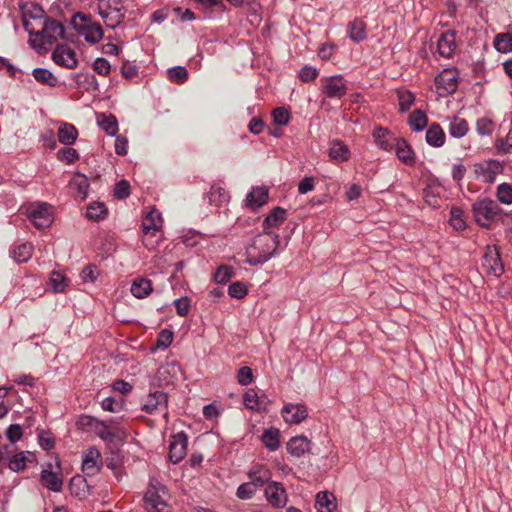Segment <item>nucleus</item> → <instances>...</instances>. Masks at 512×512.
Listing matches in <instances>:
<instances>
[{"mask_svg":"<svg viewBox=\"0 0 512 512\" xmlns=\"http://www.w3.org/2000/svg\"><path fill=\"white\" fill-rule=\"evenodd\" d=\"M278 246L279 237L277 234H259L247 248V261L252 265L265 263L274 255Z\"/></svg>","mask_w":512,"mask_h":512,"instance_id":"nucleus-1","label":"nucleus"},{"mask_svg":"<svg viewBox=\"0 0 512 512\" xmlns=\"http://www.w3.org/2000/svg\"><path fill=\"white\" fill-rule=\"evenodd\" d=\"M81 425H92L96 434L107 442H121L127 437L126 430L119 425L118 419H110L107 422L93 420L91 417H82Z\"/></svg>","mask_w":512,"mask_h":512,"instance_id":"nucleus-2","label":"nucleus"},{"mask_svg":"<svg viewBox=\"0 0 512 512\" xmlns=\"http://www.w3.org/2000/svg\"><path fill=\"white\" fill-rule=\"evenodd\" d=\"M472 212L477 224L484 228L502 217V209L491 199H481L473 204Z\"/></svg>","mask_w":512,"mask_h":512,"instance_id":"nucleus-3","label":"nucleus"},{"mask_svg":"<svg viewBox=\"0 0 512 512\" xmlns=\"http://www.w3.org/2000/svg\"><path fill=\"white\" fill-rule=\"evenodd\" d=\"M169 494L160 483H151L145 493V508L148 512H169Z\"/></svg>","mask_w":512,"mask_h":512,"instance_id":"nucleus-4","label":"nucleus"},{"mask_svg":"<svg viewBox=\"0 0 512 512\" xmlns=\"http://www.w3.org/2000/svg\"><path fill=\"white\" fill-rule=\"evenodd\" d=\"M48 19L44 16V11L36 6L23 13V26L31 35L30 42L32 46H36L38 37L43 32V27Z\"/></svg>","mask_w":512,"mask_h":512,"instance_id":"nucleus-5","label":"nucleus"},{"mask_svg":"<svg viewBox=\"0 0 512 512\" xmlns=\"http://www.w3.org/2000/svg\"><path fill=\"white\" fill-rule=\"evenodd\" d=\"M76 18L80 19L81 22H77L75 20V29L78 34L85 39V41L95 44L103 38V30L99 23L90 20L84 14H78Z\"/></svg>","mask_w":512,"mask_h":512,"instance_id":"nucleus-6","label":"nucleus"},{"mask_svg":"<svg viewBox=\"0 0 512 512\" xmlns=\"http://www.w3.org/2000/svg\"><path fill=\"white\" fill-rule=\"evenodd\" d=\"M27 217L38 229L47 228L53 222L52 208L47 203H33L27 207Z\"/></svg>","mask_w":512,"mask_h":512,"instance_id":"nucleus-7","label":"nucleus"},{"mask_svg":"<svg viewBox=\"0 0 512 512\" xmlns=\"http://www.w3.org/2000/svg\"><path fill=\"white\" fill-rule=\"evenodd\" d=\"M117 0H100L98 5L99 14L104 20L105 24L109 28H115L118 26L123 18L124 14L121 8L117 7Z\"/></svg>","mask_w":512,"mask_h":512,"instance_id":"nucleus-8","label":"nucleus"},{"mask_svg":"<svg viewBox=\"0 0 512 512\" xmlns=\"http://www.w3.org/2000/svg\"><path fill=\"white\" fill-rule=\"evenodd\" d=\"M64 38V28L60 22L48 19L40 33L35 48H45V45H52L59 39Z\"/></svg>","mask_w":512,"mask_h":512,"instance_id":"nucleus-9","label":"nucleus"},{"mask_svg":"<svg viewBox=\"0 0 512 512\" xmlns=\"http://www.w3.org/2000/svg\"><path fill=\"white\" fill-rule=\"evenodd\" d=\"M322 93L328 98H341L346 94L347 84L341 75L321 79Z\"/></svg>","mask_w":512,"mask_h":512,"instance_id":"nucleus-10","label":"nucleus"},{"mask_svg":"<svg viewBox=\"0 0 512 512\" xmlns=\"http://www.w3.org/2000/svg\"><path fill=\"white\" fill-rule=\"evenodd\" d=\"M41 484L53 492H60L63 487L60 464L56 463V470H53L52 464H48L41 472Z\"/></svg>","mask_w":512,"mask_h":512,"instance_id":"nucleus-11","label":"nucleus"},{"mask_svg":"<svg viewBox=\"0 0 512 512\" xmlns=\"http://www.w3.org/2000/svg\"><path fill=\"white\" fill-rule=\"evenodd\" d=\"M436 88L440 96L455 92L458 84V73L452 69L443 70L435 79Z\"/></svg>","mask_w":512,"mask_h":512,"instance_id":"nucleus-12","label":"nucleus"},{"mask_svg":"<svg viewBox=\"0 0 512 512\" xmlns=\"http://www.w3.org/2000/svg\"><path fill=\"white\" fill-rule=\"evenodd\" d=\"M267 501L276 508L284 507L288 501V495L285 488L279 482H269L265 488Z\"/></svg>","mask_w":512,"mask_h":512,"instance_id":"nucleus-13","label":"nucleus"},{"mask_svg":"<svg viewBox=\"0 0 512 512\" xmlns=\"http://www.w3.org/2000/svg\"><path fill=\"white\" fill-rule=\"evenodd\" d=\"M187 437L183 432L171 437L169 443V459L172 463L180 462L186 455Z\"/></svg>","mask_w":512,"mask_h":512,"instance_id":"nucleus-14","label":"nucleus"},{"mask_svg":"<svg viewBox=\"0 0 512 512\" xmlns=\"http://www.w3.org/2000/svg\"><path fill=\"white\" fill-rule=\"evenodd\" d=\"M52 59L68 69L75 68L78 63L75 51L67 45H58L53 51Z\"/></svg>","mask_w":512,"mask_h":512,"instance_id":"nucleus-15","label":"nucleus"},{"mask_svg":"<svg viewBox=\"0 0 512 512\" xmlns=\"http://www.w3.org/2000/svg\"><path fill=\"white\" fill-rule=\"evenodd\" d=\"M284 421L288 424H299L308 416L307 408L302 404L289 403L281 410Z\"/></svg>","mask_w":512,"mask_h":512,"instance_id":"nucleus-16","label":"nucleus"},{"mask_svg":"<svg viewBox=\"0 0 512 512\" xmlns=\"http://www.w3.org/2000/svg\"><path fill=\"white\" fill-rule=\"evenodd\" d=\"M483 266L489 274L496 277L503 273V264L500 259L499 251L496 247L487 248L483 259Z\"/></svg>","mask_w":512,"mask_h":512,"instance_id":"nucleus-17","label":"nucleus"},{"mask_svg":"<svg viewBox=\"0 0 512 512\" xmlns=\"http://www.w3.org/2000/svg\"><path fill=\"white\" fill-rule=\"evenodd\" d=\"M102 459L100 452L95 448H89L83 456L82 470L88 476L95 475L101 467Z\"/></svg>","mask_w":512,"mask_h":512,"instance_id":"nucleus-18","label":"nucleus"},{"mask_svg":"<svg viewBox=\"0 0 512 512\" xmlns=\"http://www.w3.org/2000/svg\"><path fill=\"white\" fill-rule=\"evenodd\" d=\"M475 171L484 182L491 183L495 180L496 175L502 172V165L495 160L481 162L475 166Z\"/></svg>","mask_w":512,"mask_h":512,"instance_id":"nucleus-19","label":"nucleus"},{"mask_svg":"<svg viewBox=\"0 0 512 512\" xmlns=\"http://www.w3.org/2000/svg\"><path fill=\"white\" fill-rule=\"evenodd\" d=\"M181 375L182 370L180 365L174 362L162 365L157 372L159 381L165 385L174 383Z\"/></svg>","mask_w":512,"mask_h":512,"instance_id":"nucleus-20","label":"nucleus"},{"mask_svg":"<svg viewBox=\"0 0 512 512\" xmlns=\"http://www.w3.org/2000/svg\"><path fill=\"white\" fill-rule=\"evenodd\" d=\"M243 403L247 409L264 411L269 404V400L264 396H259L254 389H249L243 395Z\"/></svg>","mask_w":512,"mask_h":512,"instance_id":"nucleus-21","label":"nucleus"},{"mask_svg":"<svg viewBox=\"0 0 512 512\" xmlns=\"http://www.w3.org/2000/svg\"><path fill=\"white\" fill-rule=\"evenodd\" d=\"M168 403V396L164 392L156 391L154 393H150L147 398L145 399V402L142 406V409L152 414L156 410L160 408H166Z\"/></svg>","mask_w":512,"mask_h":512,"instance_id":"nucleus-22","label":"nucleus"},{"mask_svg":"<svg viewBox=\"0 0 512 512\" xmlns=\"http://www.w3.org/2000/svg\"><path fill=\"white\" fill-rule=\"evenodd\" d=\"M311 442L306 436L292 437L287 443V451L294 457H301L310 449Z\"/></svg>","mask_w":512,"mask_h":512,"instance_id":"nucleus-23","label":"nucleus"},{"mask_svg":"<svg viewBox=\"0 0 512 512\" xmlns=\"http://www.w3.org/2000/svg\"><path fill=\"white\" fill-rule=\"evenodd\" d=\"M437 46L441 56L446 58L451 57L456 49L455 32L448 31L441 34Z\"/></svg>","mask_w":512,"mask_h":512,"instance_id":"nucleus-24","label":"nucleus"},{"mask_svg":"<svg viewBox=\"0 0 512 512\" xmlns=\"http://www.w3.org/2000/svg\"><path fill=\"white\" fill-rule=\"evenodd\" d=\"M315 507L319 512H334L337 509L336 498L328 491H321L316 495Z\"/></svg>","mask_w":512,"mask_h":512,"instance_id":"nucleus-25","label":"nucleus"},{"mask_svg":"<svg viewBox=\"0 0 512 512\" xmlns=\"http://www.w3.org/2000/svg\"><path fill=\"white\" fill-rule=\"evenodd\" d=\"M247 204L251 208L263 206L268 200V189L264 186H257L247 195Z\"/></svg>","mask_w":512,"mask_h":512,"instance_id":"nucleus-26","label":"nucleus"},{"mask_svg":"<svg viewBox=\"0 0 512 512\" xmlns=\"http://www.w3.org/2000/svg\"><path fill=\"white\" fill-rule=\"evenodd\" d=\"M328 155L335 162H344L349 159L350 151L343 142L334 140L328 150Z\"/></svg>","mask_w":512,"mask_h":512,"instance_id":"nucleus-27","label":"nucleus"},{"mask_svg":"<svg viewBox=\"0 0 512 512\" xmlns=\"http://www.w3.org/2000/svg\"><path fill=\"white\" fill-rule=\"evenodd\" d=\"M57 136L63 145H72L78 137V131L72 124L62 123L58 128Z\"/></svg>","mask_w":512,"mask_h":512,"instance_id":"nucleus-28","label":"nucleus"},{"mask_svg":"<svg viewBox=\"0 0 512 512\" xmlns=\"http://www.w3.org/2000/svg\"><path fill=\"white\" fill-rule=\"evenodd\" d=\"M161 216L156 210H151L143 220L142 229L145 235L158 231L161 227Z\"/></svg>","mask_w":512,"mask_h":512,"instance_id":"nucleus-29","label":"nucleus"},{"mask_svg":"<svg viewBox=\"0 0 512 512\" xmlns=\"http://www.w3.org/2000/svg\"><path fill=\"white\" fill-rule=\"evenodd\" d=\"M249 477L251 484L256 488L263 486L265 483L271 482V472L263 466H255L250 472Z\"/></svg>","mask_w":512,"mask_h":512,"instance_id":"nucleus-30","label":"nucleus"},{"mask_svg":"<svg viewBox=\"0 0 512 512\" xmlns=\"http://www.w3.org/2000/svg\"><path fill=\"white\" fill-rule=\"evenodd\" d=\"M286 219V211L281 207H275L264 219V229L276 228Z\"/></svg>","mask_w":512,"mask_h":512,"instance_id":"nucleus-31","label":"nucleus"},{"mask_svg":"<svg viewBox=\"0 0 512 512\" xmlns=\"http://www.w3.org/2000/svg\"><path fill=\"white\" fill-rule=\"evenodd\" d=\"M68 278L60 271H52L49 278V287L53 293H63L68 287Z\"/></svg>","mask_w":512,"mask_h":512,"instance_id":"nucleus-32","label":"nucleus"},{"mask_svg":"<svg viewBox=\"0 0 512 512\" xmlns=\"http://www.w3.org/2000/svg\"><path fill=\"white\" fill-rule=\"evenodd\" d=\"M70 490L73 495L83 499L89 495L90 487L83 477L75 476L70 481Z\"/></svg>","mask_w":512,"mask_h":512,"instance_id":"nucleus-33","label":"nucleus"},{"mask_svg":"<svg viewBox=\"0 0 512 512\" xmlns=\"http://www.w3.org/2000/svg\"><path fill=\"white\" fill-rule=\"evenodd\" d=\"M72 189L76 190V196L84 200L87 197L89 182L88 179L82 174H76L70 181Z\"/></svg>","mask_w":512,"mask_h":512,"instance_id":"nucleus-34","label":"nucleus"},{"mask_svg":"<svg viewBox=\"0 0 512 512\" xmlns=\"http://www.w3.org/2000/svg\"><path fill=\"white\" fill-rule=\"evenodd\" d=\"M152 292V283L148 279L140 278L133 282L131 293L136 298H144Z\"/></svg>","mask_w":512,"mask_h":512,"instance_id":"nucleus-35","label":"nucleus"},{"mask_svg":"<svg viewBox=\"0 0 512 512\" xmlns=\"http://www.w3.org/2000/svg\"><path fill=\"white\" fill-rule=\"evenodd\" d=\"M395 149L399 160L408 165L414 163V153L404 140L398 139L395 144Z\"/></svg>","mask_w":512,"mask_h":512,"instance_id":"nucleus-36","label":"nucleus"},{"mask_svg":"<svg viewBox=\"0 0 512 512\" xmlns=\"http://www.w3.org/2000/svg\"><path fill=\"white\" fill-rule=\"evenodd\" d=\"M98 124L110 136H114L118 132L117 120L112 115L106 116L105 114H100L98 116Z\"/></svg>","mask_w":512,"mask_h":512,"instance_id":"nucleus-37","label":"nucleus"},{"mask_svg":"<svg viewBox=\"0 0 512 512\" xmlns=\"http://www.w3.org/2000/svg\"><path fill=\"white\" fill-rule=\"evenodd\" d=\"M426 139L433 146H441L444 143L445 135L439 125H431L426 132Z\"/></svg>","mask_w":512,"mask_h":512,"instance_id":"nucleus-38","label":"nucleus"},{"mask_svg":"<svg viewBox=\"0 0 512 512\" xmlns=\"http://www.w3.org/2000/svg\"><path fill=\"white\" fill-rule=\"evenodd\" d=\"M262 442L271 451L278 449L280 445L279 430L278 429H267L262 435Z\"/></svg>","mask_w":512,"mask_h":512,"instance_id":"nucleus-39","label":"nucleus"},{"mask_svg":"<svg viewBox=\"0 0 512 512\" xmlns=\"http://www.w3.org/2000/svg\"><path fill=\"white\" fill-rule=\"evenodd\" d=\"M468 124L466 120L454 117L449 124V133L451 136L460 138L466 135Z\"/></svg>","mask_w":512,"mask_h":512,"instance_id":"nucleus-40","label":"nucleus"},{"mask_svg":"<svg viewBox=\"0 0 512 512\" xmlns=\"http://www.w3.org/2000/svg\"><path fill=\"white\" fill-rule=\"evenodd\" d=\"M494 47L501 53L512 51V35L509 33L498 34L494 39Z\"/></svg>","mask_w":512,"mask_h":512,"instance_id":"nucleus-41","label":"nucleus"},{"mask_svg":"<svg viewBox=\"0 0 512 512\" xmlns=\"http://www.w3.org/2000/svg\"><path fill=\"white\" fill-rule=\"evenodd\" d=\"M373 137L380 148L384 150L392 149L393 143L390 141L391 137L386 129L382 127L376 128L373 132Z\"/></svg>","mask_w":512,"mask_h":512,"instance_id":"nucleus-42","label":"nucleus"},{"mask_svg":"<svg viewBox=\"0 0 512 512\" xmlns=\"http://www.w3.org/2000/svg\"><path fill=\"white\" fill-rule=\"evenodd\" d=\"M107 209L103 203L94 202L88 205L86 216L88 219L98 221L105 217Z\"/></svg>","mask_w":512,"mask_h":512,"instance_id":"nucleus-43","label":"nucleus"},{"mask_svg":"<svg viewBox=\"0 0 512 512\" xmlns=\"http://www.w3.org/2000/svg\"><path fill=\"white\" fill-rule=\"evenodd\" d=\"M365 24L362 21L354 20L349 25V37L356 42L362 41L366 38Z\"/></svg>","mask_w":512,"mask_h":512,"instance_id":"nucleus-44","label":"nucleus"},{"mask_svg":"<svg viewBox=\"0 0 512 512\" xmlns=\"http://www.w3.org/2000/svg\"><path fill=\"white\" fill-rule=\"evenodd\" d=\"M33 76L40 83L49 86H55L57 84V78L47 69L36 68L33 70Z\"/></svg>","mask_w":512,"mask_h":512,"instance_id":"nucleus-45","label":"nucleus"},{"mask_svg":"<svg viewBox=\"0 0 512 512\" xmlns=\"http://www.w3.org/2000/svg\"><path fill=\"white\" fill-rule=\"evenodd\" d=\"M32 252H33L32 245L28 244V243H24V244L17 246L14 249L13 257L19 263L27 262L31 258Z\"/></svg>","mask_w":512,"mask_h":512,"instance_id":"nucleus-46","label":"nucleus"},{"mask_svg":"<svg viewBox=\"0 0 512 512\" xmlns=\"http://www.w3.org/2000/svg\"><path fill=\"white\" fill-rule=\"evenodd\" d=\"M450 224L455 230H463L466 227L462 209L453 207L451 209Z\"/></svg>","mask_w":512,"mask_h":512,"instance_id":"nucleus-47","label":"nucleus"},{"mask_svg":"<svg viewBox=\"0 0 512 512\" xmlns=\"http://www.w3.org/2000/svg\"><path fill=\"white\" fill-rule=\"evenodd\" d=\"M409 123L414 130L421 131L427 125V117L423 112L416 110L410 115Z\"/></svg>","mask_w":512,"mask_h":512,"instance_id":"nucleus-48","label":"nucleus"},{"mask_svg":"<svg viewBox=\"0 0 512 512\" xmlns=\"http://www.w3.org/2000/svg\"><path fill=\"white\" fill-rule=\"evenodd\" d=\"M497 199L503 204H512V186L502 183L497 188Z\"/></svg>","mask_w":512,"mask_h":512,"instance_id":"nucleus-49","label":"nucleus"},{"mask_svg":"<svg viewBox=\"0 0 512 512\" xmlns=\"http://www.w3.org/2000/svg\"><path fill=\"white\" fill-rule=\"evenodd\" d=\"M399 107L402 112L407 111L414 102V96L411 92L401 90L397 92Z\"/></svg>","mask_w":512,"mask_h":512,"instance_id":"nucleus-50","label":"nucleus"},{"mask_svg":"<svg viewBox=\"0 0 512 512\" xmlns=\"http://www.w3.org/2000/svg\"><path fill=\"white\" fill-rule=\"evenodd\" d=\"M167 74L170 80L175 81L177 83L184 82L188 76L187 70L182 66H177L169 69Z\"/></svg>","mask_w":512,"mask_h":512,"instance_id":"nucleus-51","label":"nucleus"},{"mask_svg":"<svg viewBox=\"0 0 512 512\" xmlns=\"http://www.w3.org/2000/svg\"><path fill=\"white\" fill-rule=\"evenodd\" d=\"M272 116L274 123L280 126L287 125L290 120V114L288 110L283 107L274 109Z\"/></svg>","mask_w":512,"mask_h":512,"instance_id":"nucleus-52","label":"nucleus"},{"mask_svg":"<svg viewBox=\"0 0 512 512\" xmlns=\"http://www.w3.org/2000/svg\"><path fill=\"white\" fill-rule=\"evenodd\" d=\"M233 275L232 268L221 265L214 274V279L219 284L226 283Z\"/></svg>","mask_w":512,"mask_h":512,"instance_id":"nucleus-53","label":"nucleus"},{"mask_svg":"<svg viewBox=\"0 0 512 512\" xmlns=\"http://www.w3.org/2000/svg\"><path fill=\"white\" fill-rule=\"evenodd\" d=\"M26 461H28V458L24 452L16 454L11 458L9 468L16 472L21 471L25 468Z\"/></svg>","mask_w":512,"mask_h":512,"instance_id":"nucleus-54","label":"nucleus"},{"mask_svg":"<svg viewBox=\"0 0 512 512\" xmlns=\"http://www.w3.org/2000/svg\"><path fill=\"white\" fill-rule=\"evenodd\" d=\"M173 341V332L168 329H164L159 332L157 337V347L166 349L168 348Z\"/></svg>","mask_w":512,"mask_h":512,"instance_id":"nucleus-55","label":"nucleus"},{"mask_svg":"<svg viewBox=\"0 0 512 512\" xmlns=\"http://www.w3.org/2000/svg\"><path fill=\"white\" fill-rule=\"evenodd\" d=\"M78 153L73 148H65L59 150L57 153V157L60 161L70 164L74 162L78 158Z\"/></svg>","mask_w":512,"mask_h":512,"instance_id":"nucleus-56","label":"nucleus"},{"mask_svg":"<svg viewBox=\"0 0 512 512\" xmlns=\"http://www.w3.org/2000/svg\"><path fill=\"white\" fill-rule=\"evenodd\" d=\"M228 294L233 298H243L247 294V288L242 282H234L228 288Z\"/></svg>","mask_w":512,"mask_h":512,"instance_id":"nucleus-57","label":"nucleus"},{"mask_svg":"<svg viewBox=\"0 0 512 512\" xmlns=\"http://www.w3.org/2000/svg\"><path fill=\"white\" fill-rule=\"evenodd\" d=\"M477 132L480 135H490L493 132L494 124L493 122L488 118H481L477 121Z\"/></svg>","mask_w":512,"mask_h":512,"instance_id":"nucleus-58","label":"nucleus"},{"mask_svg":"<svg viewBox=\"0 0 512 512\" xmlns=\"http://www.w3.org/2000/svg\"><path fill=\"white\" fill-rule=\"evenodd\" d=\"M99 276V271L96 266L94 265H88L83 268L81 273V278L83 282H95L97 277Z\"/></svg>","mask_w":512,"mask_h":512,"instance_id":"nucleus-59","label":"nucleus"},{"mask_svg":"<svg viewBox=\"0 0 512 512\" xmlns=\"http://www.w3.org/2000/svg\"><path fill=\"white\" fill-rule=\"evenodd\" d=\"M238 383L241 385H248L253 381L252 370L247 367H241L237 374Z\"/></svg>","mask_w":512,"mask_h":512,"instance_id":"nucleus-60","label":"nucleus"},{"mask_svg":"<svg viewBox=\"0 0 512 512\" xmlns=\"http://www.w3.org/2000/svg\"><path fill=\"white\" fill-rule=\"evenodd\" d=\"M256 492V487L249 483L240 485L237 489V496L240 499H249Z\"/></svg>","mask_w":512,"mask_h":512,"instance_id":"nucleus-61","label":"nucleus"},{"mask_svg":"<svg viewBox=\"0 0 512 512\" xmlns=\"http://www.w3.org/2000/svg\"><path fill=\"white\" fill-rule=\"evenodd\" d=\"M129 183L125 180L118 182L114 189V195L119 199H124L129 196L130 190Z\"/></svg>","mask_w":512,"mask_h":512,"instance_id":"nucleus-62","label":"nucleus"},{"mask_svg":"<svg viewBox=\"0 0 512 512\" xmlns=\"http://www.w3.org/2000/svg\"><path fill=\"white\" fill-rule=\"evenodd\" d=\"M175 306L179 316H186L190 310V300L186 297L179 298L175 301Z\"/></svg>","mask_w":512,"mask_h":512,"instance_id":"nucleus-63","label":"nucleus"},{"mask_svg":"<svg viewBox=\"0 0 512 512\" xmlns=\"http://www.w3.org/2000/svg\"><path fill=\"white\" fill-rule=\"evenodd\" d=\"M94 70L100 75H107L110 72V63L104 58H97L93 64Z\"/></svg>","mask_w":512,"mask_h":512,"instance_id":"nucleus-64","label":"nucleus"}]
</instances>
